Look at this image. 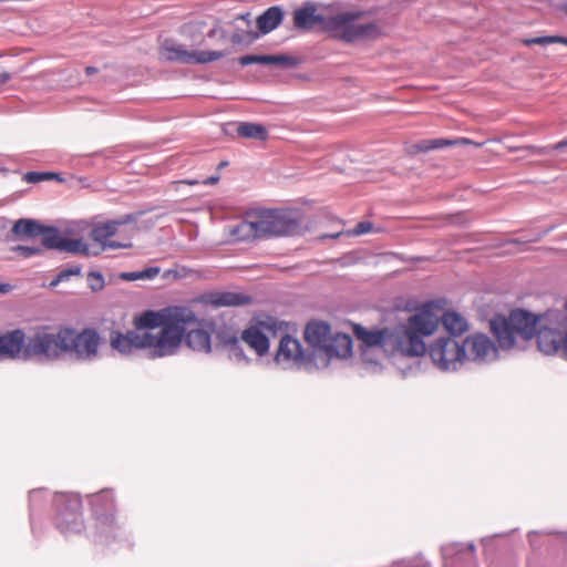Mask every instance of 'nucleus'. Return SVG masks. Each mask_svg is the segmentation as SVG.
<instances>
[{
  "label": "nucleus",
  "instance_id": "nucleus-1",
  "mask_svg": "<svg viewBox=\"0 0 567 567\" xmlns=\"http://www.w3.org/2000/svg\"><path fill=\"white\" fill-rule=\"evenodd\" d=\"M491 328L502 348H512L517 336L524 340L536 336L542 352H560L567 359V300L564 311L549 310L536 317L516 309L507 318L494 319Z\"/></svg>",
  "mask_w": 567,
  "mask_h": 567
},
{
  "label": "nucleus",
  "instance_id": "nucleus-2",
  "mask_svg": "<svg viewBox=\"0 0 567 567\" xmlns=\"http://www.w3.org/2000/svg\"><path fill=\"white\" fill-rule=\"evenodd\" d=\"M439 328V319L432 306H422L410 316L405 323L394 328L369 330L353 326L355 338L365 347H380L385 351L399 352L405 357H420L425 353L424 337L432 336Z\"/></svg>",
  "mask_w": 567,
  "mask_h": 567
},
{
  "label": "nucleus",
  "instance_id": "nucleus-3",
  "mask_svg": "<svg viewBox=\"0 0 567 567\" xmlns=\"http://www.w3.org/2000/svg\"><path fill=\"white\" fill-rule=\"evenodd\" d=\"M197 322L195 312L187 307H166L158 311L146 310L134 317L133 323L150 343L153 358L175 354L182 342L185 326Z\"/></svg>",
  "mask_w": 567,
  "mask_h": 567
},
{
  "label": "nucleus",
  "instance_id": "nucleus-4",
  "mask_svg": "<svg viewBox=\"0 0 567 567\" xmlns=\"http://www.w3.org/2000/svg\"><path fill=\"white\" fill-rule=\"evenodd\" d=\"M363 13L359 11L341 12L334 16L318 13L317 4L306 2L297 8L292 14L293 27L309 31L319 25L322 31L332 38L344 42L359 40H375L382 35V28L372 21H362Z\"/></svg>",
  "mask_w": 567,
  "mask_h": 567
},
{
  "label": "nucleus",
  "instance_id": "nucleus-5",
  "mask_svg": "<svg viewBox=\"0 0 567 567\" xmlns=\"http://www.w3.org/2000/svg\"><path fill=\"white\" fill-rule=\"evenodd\" d=\"M69 333L65 327L39 326L31 330L25 343V358L54 361L66 353Z\"/></svg>",
  "mask_w": 567,
  "mask_h": 567
},
{
  "label": "nucleus",
  "instance_id": "nucleus-6",
  "mask_svg": "<svg viewBox=\"0 0 567 567\" xmlns=\"http://www.w3.org/2000/svg\"><path fill=\"white\" fill-rule=\"evenodd\" d=\"M257 218L260 239L280 236H293L300 233V220L290 210L258 209L248 215Z\"/></svg>",
  "mask_w": 567,
  "mask_h": 567
},
{
  "label": "nucleus",
  "instance_id": "nucleus-7",
  "mask_svg": "<svg viewBox=\"0 0 567 567\" xmlns=\"http://www.w3.org/2000/svg\"><path fill=\"white\" fill-rule=\"evenodd\" d=\"M427 351L433 364L442 371H456L467 358V351L458 341L453 337H440L434 340Z\"/></svg>",
  "mask_w": 567,
  "mask_h": 567
},
{
  "label": "nucleus",
  "instance_id": "nucleus-8",
  "mask_svg": "<svg viewBox=\"0 0 567 567\" xmlns=\"http://www.w3.org/2000/svg\"><path fill=\"white\" fill-rule=\"evenodd\" d=\"M159 54L166 61L185 64H206L224 56L221 51H189L183 44L169 39L164 40L161 44Z\"/></svg>",
  "mask_w": 567,
  "mask_h": 567
},
{
  "label": "nucleus",
  "instance_id": "nucleus-9",
  "mask_svg": "<svg viewBox=\"0 0 567 567\" xmlns=\"http://www.w3.org/2000/svg\"><path fill=\"white\" fill-rule=\"evenodd\" d=\"M65 332L69 333L66 353L74 354L79 360H93L97 357L101 338L96 330L86 328L78 332L65 327Z\"/></svg>",
  "mask_w": 567,
  "mask_h": 567
},
{
  "label": "nucleus",
  "instance_id": "nucleus-10",
  "mask_svg": "<svg viewBox=\"0 0 567 567\" xmlns=\"http://www.w3.org/2000/svg\"><path fill=\"white\" fill-rule=\"evenodd\" d=\"M136 217L134 215H125L116 220H107L94 225L90 231V238L99 244V247L92 254L96 256L106 249L130 248L132 246L131 241L120 243L111 240V237L116 234L118 226L134 223Z\"/></svg>",
  "mask_w": 567,
  "mask_h": 567
},
{
  "label": "nucleus",
  "instance_id": "nucleus-11",
  "mask_svg": "<svg viewBox=\"0 0 567 567\" xmlns=\"http://www.w3.org/2000/svg\"><path fill=\"white\" fill-rule=\"evenodd\" d=\"M81 507V501L78 497H72L59 509L55 525L62 533H80L82 530L83 518Z\"/></svg>",
  "mask_w": 567,
  "mask_h": 567
},
{
  "label": "nucleus",
  "instance_id": "nucleus-12",
  "mask_svg": "<svg viewBox=\"0 0 567 567\" xmlns=\"http://www.w3.org/2000/svg\"><path fill=\"white\" fill-rule=\"evenodd\" d=\"M90 504L100 527L114 525L115 501L111 491L105 489L91 495Z\"/></svg>",
  "mask_w": 567,
  "mask_h": 567
},
{
  "label": "nucleus",
  "instance_id": "nucleus-13",
  "mask_svg": "<svg viewBox=\"0 0 567 567\" xmlns=\"http://www.w3.org/2000/svg\"><path fill=\"white\" fill-rule=\"evenodd\" d=\"M204 305L213 306L215 308L220 307H238L251 303L252 299L250 296L241 292L234 291H216L208 292L199 296L194 300Z\"/></svg>",
  "mask_w": 567,
  "mask_h": 567
},
{
  "label": "nucleus",
  "instance_id": "nucleus-14",
  "mask_svg": "<svg viewBox=\"0 0 567 567\" xmlns=\"http://www.w3.org/2000/svg\"><path fill=\"white\" fill-rule=\"evenodd\" d=\"M111 347L122 353H130L133 349H150V343L144 340L140 331H128L123 334L113 331L110 336Z\"/></svg>",
  "mask_w": 567,
  "mask_h": 567
},
{
  "label": "nucleus",
  "instance_id": "nucleus-15",
  "mask_svg": "<svg viewBox=\"0 0 567 567\" xmlns=\"http://www.w3.org/2000/svg\"><path fill=\"white\" fill-rule=\"evenodd\" d=\"M429 305L432 306V312L437 317L439 323L441 322L444 329L451 334L450 337L456 338L467 331L468 324L463 316L455 311H446L440 316V307L435 302H427L424 306Z\"/></svg>",
  "mask_w": 567,
  "mask_h": 567
},
{
  "label": "nucleus",
  "instance_id": "nucleus-16",
  "mask_svg": "<svg viewBox=\"0 0 567 567\" xmlns=\"http://www.w3.org/2000/svg\"><path fill=\"white\" fill-rule=\"evenodd\" d=\"M27 338L20 329L0 336V354L8 358H16L20 353L25 358Z\"/></svg>",
  "mask_w": 567,
  "mask_h": 567
},
{
  "label": "nucleus",
  "instance_id": "nucleus-17",
  "mask_svg": "<svg viewBox=\"0 0 567 567\" xmlns=\"http://www.w3.org/2000/svg\"><path fill=\"white\" fill-rule=\"evenodd\" d=\"M456 145H474L476 147H481L483 143L474 142L466 137H458L455 140L449 138H434V140H422L419 143L412 145L410 147V153L415 154L419 152H429L431 150L443 148L447 146H456Z\"/></svg>",
  "mask_w": 567,
  "mask_h": 567
},
{
  "label": "nucleus",
  "instance_id": "nucleus-18",
  "mask_svg": "<svg viewBox=\"0 0 567 567\" xmlns=\"http://www.w3.org/2000/svg\"><path fill=\"white\" fill-rule=\"evenodd\" d=\"M467 351L466 360H483L493 350L491 340L484 334H474L462 341Z\"/></svg>",
  "mask_w": 567,
  "mask_h": 567
},
{
  "label": "nucleus",
  "instance_id": "nucleus-19",
  "mask_svg": "<svg viewBox=\"0 0 567 567\" xmlns=\"http://www.w3.org/2000/svg\"><path fill=\"white\" fill-rule=\"evenodd\" d=\"M330 338V326L323 321H310L305 329V339L313 348L322 349Z\"/></svg>",
  "mask_w": 567,
  "mask_h": 567
},
{
  "label": "nucleus",
  "instance_id": "nucleus-20",
  "mask_svg": "<svg viewBox=\"0 0 567 567\" xmlns=\"http://www.w3.org/2000/svg\"><path fill=\"white\" fill-rule=\"evenodd\" d=\"M303 357L302 347L298 339L288 334L280 339L276 359L278 361H299Z\"/></svg>",
  "mask_w": 567,
  "mask_h": 567
},
{
  "label": "nucleus",
  "instance_id": "nucleus-21",
  "mask_svg": "<svg viewBox=\"0 0 567 567\" xmlns=\"http://www.w3.org/2000/svg\"><path fill=\"white\" fill-rule=\"evenodd\" d=\"M284 17V10L280 7H270L256 19L257 28L260 33L267 34L280 25Z\"/></svg>",
  "mask_w": 567,
  "mask_h": 567
},
{
  "label": "nucleus",
  "instance_id": "nucleus-22",
  "mask_svg": "<svg viewBox=\"0 0 567 567\" xmlns=\"http://www.w3.org/2000/svg\"><path fill=\"white\" fill-rule=\"evenodd\" d=\"M324 352L330 357L347 358L352 352V339L344 333H337L329 338Z\"/></svg>",
  "mask_w": 567,
  "mask_h": 567
},
{
  "label": "nucleus",
  "instance_id": "nucleus-23",
  "mask_svg": "<svg viewBox=\"0 0 567 567\" xmlns=\"http://www.w3.org/2000/svg\"><path fill=\"white\" fill-rule=\"evenodd\" d=\"M183 341L194 351L210 352V334L204 329H192L184 332Z\"/></svg>",
  "mask_w": 567,
  "mask_h": 567
},
{
  "label": "nucleus",
  "instance_id": "nucleus-24",
  "mask_svg": "<svg viewBox=\"0 0 567 567\" xmlns=\"http://www.w3.org/2000/svg\"><path fill=\"white\" fill-rule=\"evenodd\" d=\"M241 340L256 351L257 354L262 355L269 349V340L258 327H249L241 333Z\"/></svg>",
  "mask_w": 567,
  "mask_h": 567
},
{
  "label": "nucleus",
  "instance_id": "nucleus-25",
  "mask_svg": "<svg viewBox=\"0 0 567 567\" xmlns=\"http://www.w3.org/2000/svg\"><path fill=\"white\" fill-rule=\"evenodd\" d=\"M249 220H241L230 229V235L238 241H250L260 239L257 218L249 217Z\"/></svg>",
  "mask_w": 567,
  "mask_h": 567
},
{
  "label": "nucleus",
  "instance_id": "nucleus-26",
  "mask_svg": "<svg viewBox=\"0 0 567 567\" xmlns=\"http://www.w3.org/2000/svg\"><path fill=\"white\" fill-rule=\"evenodd\" d=\"M44 225L34 219H19L14 223L11 231L17 237L35 238L43 234Z\"/></svg>",
  "mask_w": 567,
  "mask_h": 567
},
{
  "label": "nucleus",
  "instance_id": "nucleus-27",
  "mask_svg": "<svg viewBox=\"0 0 567 567\" xmlns=\"http://www.w3.org/2000/svg\"><path fill=\"white\" fill-rule=\"evenodd\" d=\"M237 135L243 138L266 141L268 138L267 128L257 123L240 122L236 127Z\"/></svg>",
  "mask_w": 567,
  "mask_h": 567
},
{
  "label": "nucleus",
  "instance_id": "nucleus-28",
  "mask_svg": "<svg viewBox=\"0 0 567 567\" xmlns=\"http://www.w3.org/2000/svg\"><path fill=\"white\" fill-rule=\"evenodd\" d=\"M239 64L243 66L250 64H265V65H274V64H285L288 61L287 56L284 55H255L247 54L239 58Z\"/></svg>",
  "mask_w": 567,
  "mask_h": 567
},
{
  "label": "nucleus",
  "instance_id": "nucleus-29",
  "mask_svg": "<svg viewBox=\"0 0 567 567\" xmlns=\"http://www.w3.org/2000/svg\"><path fill=\"white\" fill-rule=\"evenodd\" d=\"M41 243L44 248L56 249L62 251L65 237L62 236L58 228L44 226L43 234H41Z\"/></svg>",
  "mask_w": 567,
  "mask_h": 567
},
{
  "label": "nucleus",
  "instance_id": "nucleus-30",
  "mask_svg": "<svg viewBox=\"0 0 567 567\" xmlns=\"http://www.w3.org/2000/svg\"><path fill=\"white\" fill-rule=\"evenodd\" d=\"M62 251H66L75 255L90 256L93 255V250L90 249L87 243L83 239H68L65 238L63 243Z\"/></svg>",
  "mask_w": 567,
  "mask_h": 567
},
{
  "label": "nucleus",
  "instance_id": "nucleus-31",
  "mask_svg": "<svg viewBox=\"0 0 567 567\" xmlns=\"http://www.w3.org/2000/svg\"><path fill=\"white\" fill-rule=\"evenodd\" d=\"M567 147V136L559 141L558 143L554 144L553 146H526L525 150H528L535 154H547L553 150H561Z\"/></svg>",
  "mask_w": 567,
  "mask_h": 567
},
{
  "label": "nucleus",
  "instance_id": "nucleus-32",
  "mask_svg": "<svg viewBox=\"0 0 567 567\" xmlns=\"http://www.w3.org/2000/svg\"><path fill=\"white\" fill-rule=\"evenodd\" d=\"M11 250L19 254V256H21L22 258H29V257H32V256H35V255H39L42 252L41 247H31V246H23V245H18L16 247H12Z\"/></svg>",
  "mask_w": 567,
  "mask_h": 567
},
{
  "label": "nucleus",
  "instance_id": "nucleus-33",
  "mask_svg": "<svg viewBox=\"0 0 567 567\" xmlns=\"http://www.w3.org/2000/svg\"><path fill=\"white\" fill-rule=\"evenodd\" d=\"M55 177L54 173H39V172H28L24 174L23 179L28 183H38L41 181H49Z\"/></svg>",
  "mask_w": 567,
  "mask_h": 567
},
{
  "label": "nucleus",
  "instance_id": "nucleus-34",
  "mask_svg": "<svg viewBox=\"0 0 567 567\" xmlns=\"http://www.w3.org/2000/svg\"><path fill=\"white\" fill-rule=\"evenodd\" d=\"M528 44H544V43H563L567 45V38L565 37H543L528 40Z\"/></svg>",
  "mask_w": 567,
  "mask_h": 567
},
{
  "label": "nucleus",
  "instance_id": "nucleus-35",
  "mask_svg": "<svg viewBox=\"0 0 567 567\" xmlns=\"http://www.w3.org/2000/svg\"><path fill=\"white\" fill-rule=\"evenodd\" d=\"M81 272V268L80 267H73V268H70V269H65V270H62L56 279L54 281H52V286H55L58 282L69 278L70 276H78L80 275Z\"/></svg>",
  "mask_w": 567,
  "mask_h": 567
},
{
  "label": "nucleus",
  "instance_id": "nucleus-36",
  "mask_svg": "<svg viewBox=\"0 0 567 567\" xmlns=\"http://www.w3.org/2000/svg\"><path fill=\"white\" fill-rule=\"evenodd\" d=\"M372 229H373L372 223L361 221V223L357 224V226L354 227V229L351 233L354 236H360V235H364V234L372 231Z\"/></svg>",
  "mask_w": 567,
  "mask_h": 567
},
{
  "label": "nucleus",
  "instance_id": "nucleus-37",
  "mask_svg": "<svg viewBox=\"0 0 567 567\" xmlns=\"http://www.w3.org/2000/svg\"><path fill=\"white\" fill-rule=\"evenodd\" d=\"M89 279H90V287L93 290L102 289V287L104 285V279H103L101 274H99V272H91L89 275Z\"/></svg>",
  "mask_w": 567,
  "mask_h": 567
},
{
  "label": "nucleus",
  "instance_id": "nucleus-38",
  "mask_svg": "<svg viewBox=\"0 0 567 567\" xmlns=\"http://www.w3.org/2000/svg\"><path fill=\"white\" fill-rule=\"evenodd\" d=\"M159 274L158 267H150L140 271L141 279H153Z\"/></svg>",
  "mask_w": 567,
  "mask_h": 567
},
{
  "label": "nucleus",
  "instance_id": "nucleus-39",
  "mask_svg": "<svg viewBox=\"0 0 567 567\" xmlns=\"http://www.w3.org/2000/svg\"><path fill=\"white\" fill-rule=\"evenodd\" d=\"M121 278L127 281L138 280L141 279L140 271H132V272H123L121 275Z\"/></svg>",
  "mask_w": 567,
  "mask_h": 567
},
{
  "label": "nucleus",
  "instance_id": "nucleus-40",
  "mask_svg": "<svg viewBox=\"0 0 567 567\" xmlns=\"http://www.w3.org/2000/svg\"><path fill=\"white\" fill-rule=\"evenodd\" d=\"M11 75L8 72H0V85L6 84L8 81H10Z\"/></svg>",
  "mask_w": 567,
  "mask_h": 567
},
{
  "label": "nucleus",
  "instance_id": "nucleus-41",
  "mask_svg": "<svg viewBox=\"0 0 567 567\" xmlns=\"http://www.w3.org/2000/svg\"><path fill=\"white\" fill-rule=\"evenodd\" d=\"M11 289H12L11 285H9V284H0V293L1 295L10 292Z\"/></svg>",
  "mask_w": 567,
  "mask_h": 567
},
{
  "label": "nucleus",
  "instance_id": "nucleus-42",
  "mask_svg": "<svg viewBox=\"0 0 567 567\" xmlns=\"http://www.w3.org/2000/svg\"><path fill=\"white\" fill-rule=\"evenodd\" d=\"M219 181V176H210L207 179H205L203 183L205 185H214Z\"/></svg>",
  "mask_w": 567,
  "mask_h": 567
},
{
  "label": "nucleus",
  "instance_id": "nucleus-43",
  "mask_svg": "<svg viewBox=\"0 0 567 567\" xmlns=\"http://www.w3.org/2000/svg\"><path fill=\"white\" fill-rule=\"evenodd\" d=\"M260 326L265 327V328H269V329H274L276 327V322H271V323H267L265 321H259L258 322Z\"/></svg>",
  "mask_w": 567,
  "mask_h": 567
},
{
  "label": "nucleus",
  "instance_id": "nucleus-44",
  "mask_svg": "<svg viewBox=\"0 0 567 567\" xmlns=\"http://www.w3.org/2000/svg\"><path fill=\"white\" fill-rule=\"evenodd\" d=\"M96 71H97V70H96V68H94V66H87V68L85 69V72H86V74H89V75H90V74L95 73Z\"/></svg>",
  "mask_w": 567,
  "mask_h": 567
},
{
  "label": "nucleus",
  "instance_id": "nucleus-45",
  "mask_svg": "<svg viewBox=\"0 0 567 567\" xmlns=\"http://www.w3.org/2000/svg\"><path fill=\"white\" fill-rule=\"evenodd\" d=\"M183 183H185L187 185H196V184H198L197 181H193V179H186V181H183Z\"/></svg>",
  "mask_w": 567,
  "mask_h": 567
},
{
  "label": "nucleus",
  "instance_id": "nucleus-46",
  "mask_svg": "<svg viewBox=\"0 0 567 567\" xmlns=\"http://www.w3.org/2000/svg\"><path fill=\"white\" fill-rule=\"evenodd\" d=\"M227 165H228V163H227L226 161H223V162H220V163L218 164L217 168H218V169H221V168L226 167Z\"/></svg>",
  "mask_w": 567,
  "mask_h": 567
},
{
  "label": "nucleus",
  "instance_id": "nucleus-47",
  "mask_svg": "<svg viewBox=\"0 0 567 567\" xmlns=\"http://www.w3.org/2000/svg\"><path fill=\"white\" fill-rule=\"evenodd\" d=\"M566 13H567V6H566Z\"/></svg>",
  "mask_w": 567,
  "mask_h": 567
}]
</instances>
